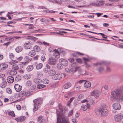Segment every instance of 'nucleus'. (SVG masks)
Wrapping results in <instances>:
<instances>
[{
    "mask_svg": "<svg viewBox=\"0 0 123 123\" xmlns=\"http://www.w3.org/2000/svg\"><path fill=\"white\" fill-rule=\"evenodd\" d=\"M110 98L111 100L115 102L121 101L123 100V88L118 87L111 92Z\"/></svg>",
    "mask_w": 123,
    "mask_h": 123,
    "instance_id": "obj_1",
    "label": "nucleus"
},
{
    "mask_svg": "<svg viewBox=\"0 0 123 123\" xmlns=\"http://www.w3.org/2000/svg\"><path fill=\"white\" fill-rule=\"evenodd\" d=\"M60 112H58L57 109L56 110V113L57 115V120L56 123H69L68 118L66 116L62 115V112L63 110L62 105L59 104L58 105Z\"/></svg>",
    "mask_w": 123,
    "mask_h": 123,
    "instance_id": "obj_2",
    "label": "nucleus"
},
{
    "mask_svg": "<svg viewBox=\"0 0 123 123\" xmlns=\"http://www.w3.org/2000/svg\"><path fill=\"white\" fill-rule=\"evenodd\" d=\"M96 113L99 116H106L108 115V112L105 105H101L100 108L96 111Z\"/></svg>",
    "mask_w": 123,
    "mask_h": 123,
    "instance_id": "obj_3",
    "label": "nucleus"
},
{
    "mask_svg": "<svg viewBox=\"0 0 123 123\" xmlns=\"http://www.w3.org/2000/svg\"><path fill=\"white\" fill-rule=\"evenodd\" d=\"M43 99L41 98H38L33 100L34 103V107L33 108L34 111L37 110L40 107V106L42 104Z\"/></svg>",
    "mask_w": 123,
    "mask_h": 123,
    "instance_id": "obj_4",
    "label": "nucleus"
},
{
    "mask_svg": "<svg viewBox=\"0 0 123 123\" xmlns=\"http://www.w3.org/2000/svg\"><path fill=\"white\" fill-rule=\"evenodd\" d=\"M61 53L63 54L64 55L65 54V51L60 49H58L57 51L55 52L53 54V55L55 57L58 59L60 57V54Z\"/></svg>",
    "mask_w": 123,
    "mask_h": 123,
    "instance_id": "obj_5",
    "label": "nucleus"
},
{
    "mask_svg": "<svg viewBox=\"0 0 123 123\" xmlns=\"http://www.w3.org/2000/svg\"><path fill=\"white\" fill-rule=\"evenodd\" d=\"M65 76V75L64 74L61 73H58L54 75L53 78L55 80H58L62 78H64Z\"/></svg>",
    "mask_w": 123,
    "mask_h": 123,
    "instance_id": "obj_6",
    "label": "nucleus"
},
{
    "mask_svg": "<svg viewBox=\"0 0 123 123\" xmlns=\"http://www.w3.org/2000/svg\"><path fill=\"white\" fill-rule=\"evenodd\" d=\"M31 93L29 91H21L18 95L19 97H22L24 96H30Z\"/></svg>",
    "mask_w": 123,
    "mask_h": 123,
    "instance_id": "obj_7",
    "label": "nucleus"
},
{
    "mask_svg": "<svg viewBox=\"0 0 123 123\" xmlns=\"http://www.w3.org/2000/svg\"><path fill=\"white\" fill-rule=\"evenodd\" d=\"M72 66L73 68L70 69V73L71 72L73 73L75 72L78 70L80 68V67L77 66V64L75 63H73Z\"/></svg>",
    "mask_w": 123,
    "mask_h": 123,
    "instance_id": "obj_8",
    "label": "nucleus"
},
{
    "mask_svg": "<svg viewBox=\"0 0 123 123\" xmlns=\"http://www.w3.org/2000/svg\"><path fill=\"white\" fill-rule=\"evenodd\" d=\"M123 115L121 114L116 115L114 117L115 121L117 122L120 121L123 119Z\"/></svg>",
    "mask_w": 123,
    "mask_h": 123,
    "instance_id": "obj_9",
    "label": "nucleus"
},
{
    "mask_svg": "<svg viewBox=\"0 0 123 123\" xmlns=\"http://www.w3.org/2000/svg\"><path fill=\"white\" fill-rule=\"evenodd\" d=\"M100 94V92L99 91L95 90L91 92V95L92 96H94L95 98H97L99 97Z\"/></svg>",
    "mask_w": 123,
    "mask_h": 123,
    "instance_id": "obj_10",
    "label": "nucleus"
},
{
    "mask_svg": "<svg viewBox=\"0 0 123 123\" xmlns=\"http://www.w3.org/2000/svg\"><path fill=\"white\" fill-rule=\"evenodd\" d=\"M56 60L53 57H50L48 60V62L49 64L51 65L56 64Z\"/></svg>",
    "mask_w": 123,
    "mask_h": 123,
    "instance_id": "obj_11",
    "label": "nucleus"
},
{
    "mask_svg": "<svg viewBox=\"0 0 123 123\" xmlns=\"http://www.w3.org/2000/svg\"><path fill=\"white\" fill-rule=\"evenodd\" d=\"M59 61L62 65L64 66H67L68 64V61L62 58L60 59Z\"/></svg>",
    "mask_w": 123,
    "mask_h": 123,
    "instance_id": "obj_12",
    "label": "nucleus"
},
{
    "mask_svg": "<svg viewBox=\"0 0 123 123\" xmlns=\"http://www.w3.org/2000/svg\"><path fill=\"white\" fill-rule=\"evenodd\" d=\"M113 107L115 110H119L121 108V106L119 103H115L113 104Z\"/></svg>",
    "mask_w": 123,
    "mask_h": 123,
    "instance_id": "obj_13",
    "label": "nucleus"
},
{
    "mask_svg": "<svg viewBox=\"0 0 123 123\" xmlns=\"http://www.w3.org/2000/svg\"><path fill=\"white\" fill-rule=\"evenodd\" d=\"M90 107V104L88 103H86V105H82L81 106V108L84 111L86 110L87 109L89 108Z\"/></svg>",
    "mask_w": 123,
    "mask_h": 123,
    "instance_id": "obj_14",
    "label": "nucleus"
},
{
    "mask_svg": "<svg viewBox=\"0 0 123 123\" xmlns=\"http://www.w3.org/2000/svg\"><path fill=\"white\" fill-rule=\"evenodd\" d=\"M24 46L25 48L29 49L32 47V44L30 42L25 43L24 44Z\"/></svg>",
    "mask_w": 123,
    "mask_h": 123,
    "instance_id": "obj_15",
    "label": "nucleus"
},
{
    "mask_svg": "<svg viewBox=\"0 0 123 123\" xmlns=\"http://www.w3.org/2000/svg\"><path fill=\"white\" fill-rule=\"evenodd\" d=\"M8 67V65L6 64L3 63L0 64V69L2 70L6 69Z\"/></svg>",
    "mask_w": 123,
    "mask_h": 123,
    "instance_id": "obj_16",
    "label": "nucleus"
},
{
    "mask_svg": "<svg viewBox=\"0 0 123 123\" xmlns=\"http://www.w3.org/2000/svg\"><path fill=\"white\" fill-rule=\"evenodd\" d=\"M14 88L16 91L19 92L21 90L22 87L21 86L18 84L15 85Z\"/></svg>",
    "mask_w": 123,
    "mask_h": 123,
    "instance_id": "obj_17",
    "label": "nucleus"
},
{
    "mask_svg": "<svg viewBox=\"0 0 123 123\" xmlns=\"http://www.w3.org/2000/svg\"><path fill=\"white\" fill-rule=\"evenodd\" d=\"M7 82L10 83H13L14 81L13 77L11 76H9L7 78Z\"/></svg>",
    "mask_w": 123,
    "mask_h": 123,
    "instance_id": "obj_18",
    "label": "nucleus"
},
{
    "mask_svg": "<svg viewBox=\"0 0 123 123\" xmlns=\"http://www.w3.org/2000/svg\"><path fill=\"white\" fill-rule=\"evenodd\" d=\"M7 84V82L6 81L3 80L0 84V87L2 88H4L6 86Z\"/></svg>",
    "mask_w": 123,
    "mask_h": 123,
    "instance_id": "obj_19",
    "label": "nucleus"
},
{
    "mask_svg": "<svg viewBox=\"0 0 123 123\" xmlns=\"http://www.w3.org/2000/svg\"><path fill=\"white\" fill-rule=\"evenodd\" d=\"M84 87L86 88H89L91 86V83L88 81H85L84 83Z\"/></svg>",
    "mask_w": 123,
    "mask_h": 123,
    "instance_id": "obj_20",
    "label": "nucleus"
},
{
    "mask_svg": "<svg viewBox=\"0 0 123 123\" xmlns=\"http://www.w3.org/2000/svg\"><path fill=\"white\" fill-rule=\"evenodd\" d=\"M88 6L89 7L92 6H99V4L94 2H91L89 3Z\"/></svg>",
    "mask_w": 123,
    "mask_h": 123,
    "instance_id": "obj_21",
    "label": "nucleus"
},
{
    "mask_svg": "<svg viewBox=\"0 0 123 123\" xmlns=\"http://www.w3.org/2000/svg\"><path fill=\"white\" fill-rule=\"evenodd\" d=\"M23 49V47L22 46H18L15 49L17 53H19Z\"/></svg>",
    "mask_w": 123,
    "mask_h": 123,
    "instance_id": "obj_22",
    "label": "nucleus"
},
{
    "mask_svg": "<svg viewBox=\"0 0 123 123\" xmlns=\"http://www.w3.org/2000/svg\"><path fill=\"white\" fill-rule=\"evenodd\" d=\"M33 82L36 84L41 83L42 82V80H41L39 79L38 78H35L33 80Z\"/></svg>",
    "mask_w": 123,
    "mask_h": 123,
    "instance_id": "obj_23",
    "label": "nucleus"
},
{
    "mask_svg": "<svg viewBox=\"0 0 123 123\" xmlns=\"http://www.w3.org/2000/svg\"><path fill=\"white\" fill-rule=\"evenodd\" d=\"M71 84L69 82H68L64 85V88L65 89H67L71 87Z\"/></svg>",
    "mask_w": 123,
    "mask_h": 123,
    "instance_id": "obj_24",
    "label": "nucleus"
},
{
    "mask_svg": "<svg viewBox=\"0 0 123 123\" xmlns=\"http://www.w3.org/2000/svg\"><path fill=\"white\" fill-rule=\"evenodd\" d=\"M34 68L33 65H28L26 68L28 72L32 70Z\"/></svg>",
    "mask_w": 123,
    "mask_h": 123,
    "instance_id": "obj_25",
    "label": "nucleus"
},
{
    "mask_svg": "<svg viewBox=\"0 0 123 123\" xmlns=\"http://www.w3.org/2000/svg\"><path fill=\"white\" fill-rule=\"evenodd\" d=\"M110 63V62H106V61H102V62L101 63H97L96 64H94V65H95L97 66L98 64L101 65L102 64H104L106 65H108Z\"/></svg>",
    "mask_w": 123,
    "mask_h": 123,
    "instance_id": "obj_26",
    "label": "nucleus"
},
{
    "mask_svg": "<svg viewBox=\"0 0 123 123\" xmlns=\"http://www.w3.org/2000/svg\"><path fill=\"white\" fill-rule=\"evenodd\" d=\"M55 71L54 70H50L49 72V75H53L54 76V75H55Z\"/></svg>",
    "mask_w": 123,
    "mask_h": 123,
    "instance_id": "obj_27",
    "label": "nucleus"
},
{
    "mask_svg": "<svg viewBox=\"0 0 123 123\" xmlns=\"http://www.w3.org/2000/svg\"><path fill=\"white\" fill-rule=\"evenodd\" d=\"M6 113L9 115H11L12 116L14 117L15 116V115L14 112L13 111H6Z\"/></svg>",
    "mask_w": 123,
    "mask_h": 123,
    "instance_id": "obj_28",
    "label": "nucleus"
},
{
    "mask_svg": "<svg viewBox=\"0 0 123 123\" xmlns=\"http://www.w3.org/2000/svg\"><path fill=\"white\" fill-rule=\"evenodd\" d=\"M34 50L35 51L38 52H39L40 50L41 49L40 47L37 46L36 45L34 47Z\"/></svg>",
    "mask_w": 123,
    "mask_h": 123,
    "instance_id": "obj_29",
    "label": "nucleus"
},
{
    "mask_svg": "<svg viewBox=\"0 0 123 123\" xmlns=\"http://www.w3.org/2000/svg\"><path fill=\"white\" fill-rule=\"evenodd\" d=\"M32 84V83L31 81L28 80L26 82L25 85L26 87H28L30 86Z\"/></svg>",
    "mask_w": 123,
    "mask_h": 123,
    "instance_id": "obj_30",
    "label": "nucleus"
},
{
    "mask_svg": "<svg viewBox=\"0 0 123 123\" xmlns=\"http://www.w3.org/2000/svg\"><path fill=\"white\" fill-rule=\"evenodd\" d=\"M10 74L12 75H15L17 74V72L16 70L13 69L11 70L9 72Z\"/></svg>",
    "mask_w": 123,
    "mask_h": 123,
    "instance_id": "obj_31",
    "label": "nucleus"
},
{
    "mask_svg": "<svg viewBox=\"0 0 123 123\" xmlns=\"http://www.w3.org/2000/svg\"><path fill=\"white\" fill-rule=\"evenodd\" d=\"M35 52L34 50H31L29 53V55L31 57H33L35 55Z\"/></svg>",
    "mask_w": 123,
    "mask_h": 123,
    "instance_id": "obj_32",
    "label": "nucleus"
},
{
    "mask_svg": "<svg viewBox=\"0 0 123 123\" xmlns=\"http://www.w3.org/2000/svg\"><path fill=\"white\" fill-rule=\"evenodd\" d=\"M84 97V95L82 94H80L78 96L77 100L78 101H80V100L83 99Z\"/></svg>",
    "mask_w": 123,
    "mask_h": 123,
    "instance_id": "obj_33",
    "label": "nucleus"
},
{
    "mask_svg": "<svg viewBox=\"0 0 123 123\" xmlns=\"http://www.w3.org/2000/svg\"><path fill=\"white\" fill-rule=\"evenodd\" d=\"M31 78L30 75L29 74H27L23 76V78L25 79H28Z\"/></svg>",
    "mask_w": 123,
    "mask_h": 123,
    "instance_id": "obj_34",
    "label": "nucleus"
},
{
    "mask_svg": "<svg viewBox=\"0 0 123 123\" xmlns=\"http://www.w3.org/2000/svg\"><path fill=\"white\" fill-rule=\"evenodd\" d=\"M46 86L43 84H39L37 86V88L38 89H41L45 87Z\"/></svg>",
    "mask_w": 123,
    "mask_h": 123,
    "instance_id": "obj_35",
    "label": "nucleus"
},
{
    "mask_svg": "<svg viewBox=\"0 0 123 123\" xmlns=\"http://www.w3.org/2000/svg\"><path fill=\"white\" fill-rule=\"evenodd\" d=\"M43 66V65L42 63H39L37 65L36 67V68L37 69H41Z\"/></svg>",
    "mask_w": 123,
    "mask_h": 123,
    "instance_id": "obj_36",
    "label": "nucleus"
},
{
    "mask_svg": "<svg viewBox=\"0 0 123 123\" xmlns=\"http://www.w3.org/2000/svg\"><path fill=\"white\" fill-rule=\"evenodd\" d=\"M43 82V83L44 84H48L49 83V80L47 79H44L42 80V82Z\"/></svg>",
    "mask_w": 123,
    "mask_h": 123,
    "instance_id": "obj_37",
    "label": "nucleus"
},
{
    "mask_svg": "<svg viewBox=\"0 0 123 123\" xmlns=\"http://www.w3.org/2000/svg\"><path fill=\"white\" fill-rule=\"evenodd\" d=\"M27 39H28L35 41L36 40V38L33 37L28 36Z\"/></svg>",
    "mask_w": 123,
    "mask_h": 123,
    "instance_id": "obj_38",
    "label": "nucleus"
},
{
    "mask_svg": "<svg viewBox=\"0 0 123 123\" xmlns=\"http://www.w3.org/2000/svg\"><path fill=\"white\" fill-rule=\"evenodd\" d=\"M21 76L19 75L17 76L15 78V80L17 81H18L21 80Z\"/></svg>",
    "mask_w": 123,
    "mask_h": 123,
    "instance_id": "obj_39",
    "label": "nucleus"
},
{
    "mask_svg": "<svg viewBox=\"0 0 123 123\" xmlns=\"http://www.w3.org/2000/svg\"><path fill=\"white\" fill-rule=\"evenodd\" d=\"M12 68L13 69L15 70H18V66L15 64L12 65Z\"/></svg>",
    "mask_w": 123,
    "mask_h": 123,
    "instance_id": "obj_40",
    "label": "nucleus"
},
{
    "mask_svg": "<svg viewBox=\"0 0 123 123\" xmlns=\"http://www.w3.org/2000/svg\"><path fill=\"white\" fill-rule=\"evenodd\" d=\"M97 3H98L99 4V5H103L104 4V2L103 0H97Z\"/></svg>",
    "mask_w": 123,
    "mask_h": 123,
    "instance_id": "obj_41",
    "label": "nucleus"
},
{
    "mask_svg": "<svg viewBox=\"0 0 123 123\" xmlns=\"http://www.w3.org/2000/svg\"><path fill=\"white\" fill-rule=\"evenodd\" d=\"M6 92L8 93L11 94L12 93V91L11 89L8 88L6 89Z\"/></svg>",
    "mask_w": 123,
    "mask_h": 123,
    "instance_id": "obj_42",
    "label": "nucleus"
},
{
    "mask_svg": "<svg viewBox=\"0 0 123 123\" xmlns=\"http://www.w3.org/2000/svg\"><path fill=\"white\" fill-rule=\"evenodd\" d=\"M61 64H57V68L60 69H61L62 68L63 66Z\"/></svg>",
    "mask_w": 123,
    "mask_h": 123,
    "instance_id": "obj_43",
    "label": "nucleus"
},
{
    "mask_svg": "<svg viewBox=\"0 0 123 123\" xmlns=\"http://www.w3.org/2000/svg\"><path fill=\"white\" fill-rule=\"evenodd\" d=\"M9 55L10 59L11 60L13 59L14 57V56L13 54L12 53H9Z\"/></svg>",
    "mask_w": 123,
    "mask_h": 123,
    "instance_id": "obj_44",
    "label": "nucleus"
},
{
    "mask_svg": "<svg viewBox=\"0 0 123 123\" xmlns=\"http://www.w3.org/2000/svg\"><path fill=\"white\" fill-rule=\"evenodd\" d=\"M88 102H89L90 103V104L91 105H92L94 104L95 102V101L94 100H90V101H89Z\"/></svg>",
    "mask_w": 123,
    "mask_h": 123,
    "instance_id": "obj_45",
    "label": "nucleus"
},
{
    "mask_svg": "<svg viewBox=\"0 0 123 123\" xmlns=\"http://www.w3.org/2000/svg\"><path fill=\"white\" fill-rule=\"evenodd\" d=\"M20 118L21 121H23L25 119V116H21L20 117Z\"/></svg>",
    "mask_w": 123,
    "mask_h": 123,
    "instance_id": "obj_46",
    "label": "nucleus"
},
{
    "mask_svg": "<svg viewBox=\"0 0 123 123\" xmlns=\"http://www.w3.org/2000/svg\"><path fill=\"white\" fill-rule=\"evenodd\" d=\"M73 110H72L69 112L68 116V117H70L73 114Z\"/></svg>",
    "mask_w": 123,
    "mask_h": 123,
    "instance_id": "obj_47",
    "label": "nucleus"
},
{
    "mask_svg": "<svg viewBox=\"0 0 123 123\" xmlns=\"http://www.w3.org/2000/svg\"><path fill=\"white\" fill-rule=\"evenodd\" d=\"M25 60L26 61V62H28L31 61V60L27 56H26L25 58Z\"/></svg>",
    "mask_w": 123,
    "mask_h": 123,
    "instance_id": "obj_48",
    "label": "nucleus"
},
{
    "mask_svg": "<svg viewBox=\"0 0 123 123\" xmlns=\"http://www.w3.org/2000/svg\"><path fill=\"white\" fill-rule=\"evenodd\" d=\"M44 30H42L39 29H38V30H35L33 31H32V33H37L39 31H43Z\"/></svg>",
    "mask_w": 123,
    "mask_h": 123,
    "instance_id": "obj_49",
    "label": "nucleus"
},
{
    "mask_svg": "<svg viewBox=\"0 0 123 123\" xmlns=\"http://www.w3.org/2000/svg\"><path fill=\"white\" fill-rule=\"evenodd\" d=\"M43 44L46 46H49V44L45 41H43Z\"/></svg>",
    "mask_w": 123,
    "mask_h": 123,
    "instance_id": "obj_50",
    "label": "nucleus"
},
{
    "mask_svg": "<svg viewBox=\"0 0 123 123\" xmlns=\"http://www.w3.org/2000/svg\"><path fill=\"white\" fill-rule=\"evenodd\" d=\"M42 74L40 72H38L37 73V75L38 76H41L42 75Z\"/></svg>",
    "mask_w": 123,
    "mask_h": 123,
    "instance_id": "obj_51",
    "label": "nucleus"
},
{
    "mask_svg": "<svg viewBox=\"0 0 123 123\" xmlns=\"http://www.w3.org/2000/svg\"><path fill=\"white\" fill-rule=\"evenodd\" d=\"M41 59L42 61H45L46 58L44 56L42 55L41 56Z\"/></svg>",
    "mask_w": 123,
    "mask_h": 123,
    "instance_id": "obj_52",
    "label": "nucleus"
},
{
    "mask_svg": "<svg viewBox=\"0 0 123 123\" xmlns=\"http://www.w3.org/2000/svg\"><path fill=\"white\" fill-rule=\"evenodd\" d=\"M71 93H68L67 94H66L65 95V97L66 98H68L69 96L71 95Z\"/></svg>",
    "mask_w": 123,
    "mask_h": 123,
    "instance_id": "obj_53",
    "label": "nucleus"
},
{
    "mask_svg": "<svg viewBox=\"0 0 123 123\" xmlns=\"http://www.w3.org/2000/svg\"><path fill=\"white\" fill-rule=\"evenodd\" d=\"M46 12L49 13H54L55 12L54 11H49V10H46Z\"/></svg>",
    "mask_w": 123,
    "mask_h": 123,
    "instance_id": "obj_54",
    "label": "nucleus"
},
{
    "mask_svg": "<svg viewBox=\"0 0 123 123\" xmlns=\"http://www.w3.org/2000/svg\"><path fill=\"white\" fill-rule=\"evenodd\" d=\"M16 107L17 109L18 110H20L21 109V107L19 105H16Z\"/></svg>",
    "mask_w": 123,
    "mask_h": 123,
    "instance_id": "obj_55",
    "label": "nucleus"
},
{
    "mask_svg": "<svg viewBox=\"0 0 123 123\" xmlns=\"http://www.w3.org/2000/svg\"><path fill=\"white\" fill-rule=\"evenodd\" d=\"M74 98V97H72L70 99V100L68 102V104H70L71 102L73 100Z\"/></svg>",
    "mask_w": 123,
    "mask_h": 123,
    "instance_id": "obj_56",
    "label": "nucleus"
},
{
    "mask_svg": "<svg viewBox=\"0 0 123 123\" xmlns=\"http://www.w3.org/2000/svg\"><path fill=\"white\" fill-rule=\"evenodd\" d=\"M103 70L104 69L103 67H100L98 69V71L100 72H102Z\"/></svg>",
    "mask_w": 123,
    "mask_h": 123,
    "instance_id": "obj_57",
    "label": "nucleus"
},
{
    "mask_svg": "<svg viewBox=\"0 0 123 123\" xmlns=\"http://www.w3.org/2000/svg\"><path fill=\"white\" fill-rule=\"evenodd\" d=\"M39 122L40 123H45V122L44 119H42L41 120H39Z\"/></svg>",
    "mask_w": 123,
    "mask_h": 123,
    "instance_id": "obj_58",
    "label": "nucleus"
},
{
    "mask_svg": "<svg viewBox=\"0 0 123 123\" xmlns=\"http://www.w3.org/2000/svg\"><path fill=\"white\" fill-rule=\"evenodd\" d=\"M72 121L73 123H77V120L73 118L72 120Z\"/></svg>",
    "mask_w": 123,
    "mask_h": 123,
    "instance_id": "obj_59",
    "label": "nucleus"
},
{
    "mask_svg": "<svg viewBox=\"0 0 123 123\" xmlns=\"http://www.w3.org/2000/svg\"><path fill=\"white\" fill-rule=\"evenodd\" d=\"M119 0H109V1L113 2H116L119 1Z\"/></svg>",
    "mask_w": 123,
    "mask_h": 123,
    "instance_id": "obj_60",
    "label": "nucleus"
},
{
    "mask_svg": "<svg viewBox=\"0 0 123 123\" xmlns=\"http://www.w3.org/2000/svg\"><path fill=\"white\" fill-rule=\"evenodd\" d=\"M5 75L4 74L0 73V78H1L4 77Z\"/></svg>",
    "mask_w": 123,
    "mask_h": 123,
    "instance_id": "obj_61",
    "label": "nucleus"
},
{
    "mask_svg": "<svg viewBox=\"0 0 123 123\" xmlns=\"http://www.w3.org/2000/svg\"><path fill=\"white\" fill-rule=\"evenodd\" d=\"M18 14H27L28 13L27 12H23H23H18Z\"/></svg>",
    "mask_w": 123,
    "mask_h": 123,
    "instance_id": "obj_62",
    "label": "nucleus"
},
{
    "mask_svg": "<svg viewBox=\"0 0 123 123\" xmlns=\"http://www.w3.org/2000/svg\"><path fill=\"white\" fill-rule=\"evenodd\" d=\"M87 16L88 17L90 18H93L94 17V15H87Z\"/></svg>",
    "mask_w": 123,
    "mask_h": 123,
    "instance_id": "obj_63",
    "label": "nucleus"
},
{
    "mask_svg": "<svg viewBox=\"0 0 123 123\" xmlns=\"http://www.w3.org/2000/svg\"><path fill=\"white\" fill-rule=\"evenodd\" d=\"M76 60L79 63H82V61L81 59L78 58L76 59Z\"/></svg>",
    "mask_w": 123,
    "mask_h": 123,
    "instance_id": "obj_64",
    "label": "nucleus"
}]
</instances>
